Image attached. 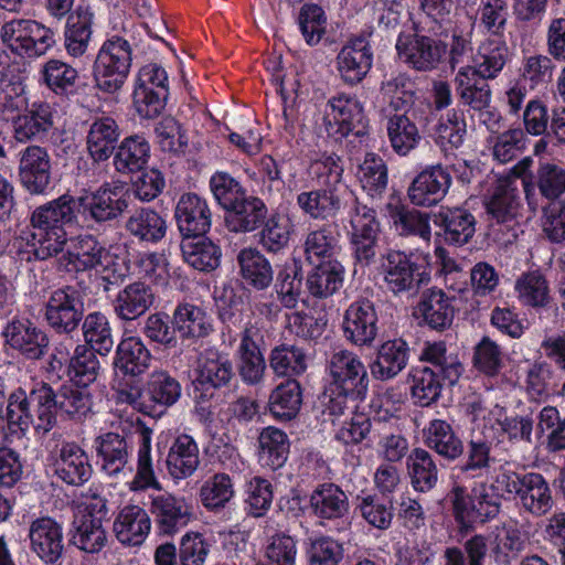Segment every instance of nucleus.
<instances>
[{"mask_svg":"<svg viewBox=\"0 0 565 565\" xmlns=\"http://www.w3.org/2000/svg\"><path fill=\"white\" fill-rule=\"evenodd\" d=\"M509 47L505 42L498 40H488L483 42L473 57L472 65L461 66L469 70L473 75L486 81L495 79L503 71L509 60Z\"/></svg>","mask_w":565,"mask_h":565,"instance_id":"nucleus-29","label":"nucleus"},{"mask_svg":"<svg viewBox=\"0 0 565 565\" xmlns=\"http://www.w3.org/2000/svg\"><path fill=\"white\" fill-rule=\"evenodd\" d=\"M358 179L370 195L382 194L387 186V168L383 159L367 153L359 167Z\"/></svg>","mask_w":565,"mask_h":565,"instance_id":"nucleus-64","label":"nucleus"},{"mask_svg":"<svg viewBox=\"0 0 565 565\" xmlns=\"http://www.w3.org/2000/svg\"><path fill=\"white\" fill-rule=\"evenodd\" d=\"M120 129L115 119L100 117L95 119L87 134V150L95 162L108 160L116 151Z\"/></svg>","mask_w":565,"mask_h":565,"instance_id":"nucleus-31","label":"nucleus"},{"mask_svg":"<svg viewBox=\"0 0 565 565\" xmlns=\"http://www.w3.org/2000/svg\"><path fill=\"white\" fill-rule=\"evenodd\" d=\"M519 500L522 509L534 516L547 514L554 505L548 483L542 475L534 472H530Z\"/></svg>","mask_w":565,"mask_h":565,"instance_id":"nucleus-49","label":"nucleus"},{"mask_svg":"<svg viewBox=\"0 0 565 565\" xmlns=\"http://www.w3.org/2000/svg\"><path fill=\"white\" fill-rule=\"evenodd\" d=\"M130 194L120 183H104L89 195L79 198L84 215L97 224L118 220L128 209Z\"/></svg>","mask_w":565,"mask_h":565,"instance_id":"nucleus-9","label":"nucleus"},{"mask_svg":"<svg viewBox=\"0 0 565 565\" xmlns=\"http://www.w3.org/2000/svg\"><path fill=\"white\" fill-rule=\"evenodd\" d=\"M425 443L428 448L451 461L461 457L465 451L461 439L456 435L451 425L443 419H434L429 423Z\"/></svg>","mask_w":565,"mask_h":565,"instance_id":"nucleus-46","label":"nucleus"},{"mask_svg":"<svg viewBox=\"0 0 565 565\" xmlns=\"http://www.w3.org/2000/svg\"><path fill=\"white\" fill-rule=\"evenodd\" d=\"M174 216L182 238L205 235L211 228L212 213L209 204L195 193L181 195Z\"/></svg>","mask_w":565,"mask_h":565,"instance_id":"nucleus-17","label":"nucleus"},{"mask_svg":"<svg viewBox=\"0 0 565 565\" xmlns=\"http://www.w3.org/2000/svg\"><path fill=\"white\" fill-rule=\"evenodd\" d=\"M44 317L56 333H72L84 318L83 294L74 286L53 290L45 303Z\"/></svg>","mask_w":565,"mask_h":565,"instance_id":"nucleus-5","label":"nucleus"},{"mask_svg":"<svg viewBox=\"0 0 565 565\" xmlns=\"http://www.w3.org/2000/svg\"><path fill=\"white\" fill-rule=\"evenodd\" d=\"M533 158L521 159L511 169V175L521 179L529 203L536 190L546 200L554 201L565 193V168L552 160H539L533 170Z\"/></svg>","mask_w":565,"mask_h":565,"instance_id":"nucleus-2","label":"nucleus"},{"mask_svg":"<svg viewBox=\"0 0 565 565\" xmlns=\"http://www.w3.org/2000/svg\"><path fill=\"white\" fill-rule=\"evenodd\" d=\"M269 366L278 376H292L307 369L306 354L295 345L281 344L271 350Z\"/></svg>","mask_w":565,"mask_h":565,"instance_id":"nucleus-62","label":"nucleus"},{"mask_svg":"<svg viewBox=\"0 0 565 565\" xmlns=\"http://www.w3.org/2000/svg\"><path fill=\"white\" fill-rule=\"evenodd\" d=\"M167 468L174 479L192 476L199 467V447L189 435H180L169 449Z\"/></svg>","mask_w":565,"mask_h":565,"instance_id":"nucleus-36","label":"nucleus"},{"mask_svg":"<svg viewBox=\"0 0 565 565\" xmlns=\"http://www.w3.org/2000/svg\"><path fill=\"white\" fill-rule=\"evenodd\" d=\"M12 137L19 143L42 140L54 126V109L46 102H36L10 119Z\"/></svg>","mask_w":565,"mask_h":565,"instance_id":"nucleus-15","label":"nucleus"},{"mask_svg":"<svg viewBox=\"0 0 565 565\" xmlns=\"http://www.w3.org/2000/svg\"><path fill=\"white\" fill-rule=\"evenodd\" d=\"M350 243L355 259L364 265L371 264L376 256L380 222L374 209L355 200L350 212Z\"/></svg>","mask_w":565,"mask_h":565,"instance_id":"nucleus-7","label":"nucleus"},{"mask_svg":"<svg viewBox=\"0 0 565 565\" xmlns=\"http://www.w3.org/2000/svg\"><path fill=\"white\" fill-rule=\"evenodd\" d=\"M279 303L287 309H296L302 295V276L297 266H284L275 281Z\"/></svg>","mask_w":565,"mask_h":565,"instance_id":"nucleus-61","label":"nucleus"},{"mask_svg":"<svg viewBox=\"0 0 565 565\" xmlns=\"http://www.w3.org/2000/svg\"><path fill=\"white\" fill-rule=\"evenodd\" d=\"M373 53L366 36L351 39L337 55V71L343 82L355 85L370 72Z\"/></svg>","mask_w":565,"mask_h":565,"instance_id":"nucleus-16","label":"nucleus"},{"mask_svg":"<svg viewBox=\"0 0 565 565\" xmlns=\"http://www.w3.org/2000/svg\"><path fill=\"white\" fill-rule=\"evenodd\" d=\"M262 226L258 243L265 250L277 254L288 246L294 232L292 221L288 216L273 214Z\"/></svg>","mask_w":565,"mask_h":565,"instance_id":"nucleus-55","label":"nucleus"},{"mask_svg":"<svg viewBox=\"0 0 565 565\" xmlns=\"http://www.w3.org/2000/svg\"><path fill=\"white\" fill-rule=\"evenodd\" d=\"M328 107L323 122L329 136L345 137L363 122V107L355 97L340 94L329 100Z\"/></svg>","mask_w":565,"mask_h":565,"instance_id":"nucleus-18","label":"nucleus"},{"mask_svg":"<svg viewBox=\"0 0 565 565\" xmlns=\"http://www.w3.org/2000/svg\"><path fill=\"white\" fill-rule=\"evenodd\" d=\"M396 50L399 57L417 71H431L438 66L447 52V44L426 35L398 38Z\"/></svg>","mask_w":565,"mask_h":565,"instance_id":"nucleus-13","label":"nucleus"},{"mask_svg":"<svg viewBox=\"0 0 565 565\" xmlns=\"http://www.w3.org/2000/svg\"><path fill=\"white\" fill-rule=\"evenodd\" d=\"M31 550L45 563H55L63 553L61 525L49 516L34 520L29 527Z\"/></svg>","mask_w":565,"mask_h":565,"instance_id":"nucleus-21","label":"nucleus"},{"mask_svg":"<svg viewBox=\"0 0 565 565\" xmlns=\"http://www.w3.org/2000/svg\"><path fill=\"white\" fill-rule=\"evenodd\" d=\"M407 361L408 347L405 341H386L379 348L376 359L370 365L371 374L381 381L393 379L405 369Z\"/></svg>","mask_w":565,"mask_h":565,"instance_id":"nucleus-35","label":"nucleus"},{"mask_svg":"<svg viewBox=\"0 0 565 565\" xmlns=\"http://www.w3.org/2000/svg\"><path fill=\"white\" fill-rule=\"evenodd\" d=\"M150 527L148 513L138 505L122 508L114 522L116 537L129 546L140 545L148 536Z\"/></svg>","mask_w":565,"mask_h":565,"instance_id":"nucleus-30","label":"nucleus"},{"mask_svg":"<svg viewBox=\"0 0 565 565\" xmlns=\"http://www.w3.org/2000/svg\"><path fill=\"white\" fill-rule=\"evenodd\" d=\"M386 129L391 146L399 156L409 153L420 140L418 128L408 111L390 116Z\"/></svg>","mask_w":565,"mask_h":565,"instance_id":"nucleus-53","label":"nucleus"},{"mask_svg":"<svg viewBox=\"0 0 565 565\" xmlns=\"http://www.w3.org/2000/svg\"><path fill=\"white\" fill-rule=\"evenodd\" d=\"M244 282L256 290L267 289L274 279L270 262L257 248H244L237 255Z\"/></svg>","mask_w":565,"mask_h":565,"instance_id":"nucleus-34","label":"nucleus"},{"mask_svg":"<svg viewBox=\"0 0 565 565\" xmlns=\"http://www.w3.org/2000/svg\"><path fill=\"white\" fill-rule=\"evenodd\" d=\"M328 369L332 379L329 386L333 387V392L353 397H365L369 375L364 364L354 353L347 350L332 353Z\"/></svg>","mask_w":565,"mask_h":565,"instance_id":"nucleus-8","label":"nucleus"},{"mask_svg":"<svg viewBox=\"0 0 565 565\" xmlns=\"http://www.w3.org/2000/svg\"><path fill=\"white\" fill-rule=\"evenodd\" d=\"M416 311L423 322L433 330L448 329L455 317L452 299L441 289H427L422 294Z\"/></svg>","mask_w":565,"mask_h":565,"instance_id":"nucleus-24","label":"nucleus"},{"mask_svg":"<svg viewBox=\"0 0 565 565\" xmlns=\"http://www.w3.org/2000/svg\"><path fill=\"white\" fill-rule=\"evenodd\" d=\"M181 396L180 383L164 371H154L150 374L145 388V401L150 409H156L154 416L162 413V408L177 403Z\"/></svg>","mask_w":565,"mask_h":565,"instance_id":"nucleus-40","label":"nucleus"},{"mask_svg":"<svg viewBox=\"0 0 565 565\" xmlns=\"http://www.w3.org/2000/svg\"><path fill=\"white\" fill-rule=\"evenodd\" d=\"M0 40L13 55L36 58L55 44L54 32L33 19H11L0 28Z\"/></svg>","mask_w":565,"mask_h":565,"instance_id":"nucleus-1","label":"nucleus"},{"mask_svg":"<svg viewBox=\"0 0 565 565\" xmlns=\"http://www.w3.org/2000/svg\"><path fill=\"white\" fill-rule=\"evenodd\" d=\"M28 106L24 81L0 72V120L10 121Z\"/></svg>","mask_w":565,"mask_h":565,"instance_id":"nucleus-54","label":"nucleus"},{"mask_svg":"<svg viewBox=\"0 0 565 565\" xmlns=\"http://www.w3.org/2000/svg\"><path fill=\"white\" fill-rule=\"evenodd\" d=\"M125 230L140 242L158 243L167 233V223L157 211L140 207L126 220Z\"/></svg>","mask_w":565,"mask_h":565,"instance_id":"nucleus-42","label":"nucleus"},{"mask_svg":"<svg viewBox=\"0 0 565 565\" xmlns=\"http://www.w3.org/2000/svg\"><path fill=\"white\" fill-rule=\"evenodd\" d=\"M518 299L523 306L531 308H546L552 302L550 285L540 270L522 274L514 287Z\"/></svg>","mask_w":565,"mask_h":565,"instance_id":"nucleus-48","label":"nucleus"},{"mask_svg":"<svg viewBox=\"0 0 565 565\" xmlns=\"http://www.w3.org/2000/svg\"><path fill=\"white\" fill-rule=\"evenodd\" d=\"M151 362L150 351L138 337L122 339L117 345L115 367L125 375L138 376L145 373Z\"/></svg>","mask_w":565,"mask_h":565,"instance_id":"nucleus-41","label":"nucleus"},{"mask_svg":"<svg viewBox=\"0 0 565 565\" xmlns=\"http://www.w3.org/2000/svg\"><path fill=\"white\" fill-rule=\"evenodd\" d=\"M451 180L448 169L440 163L428 166L409 184L408 200L416 206H434L447 195Z\"/></svg>","mask_w":565,"mask_h":565,"instance_id":"nucleus-11","label":"nucleus"},{"mask_svg":"<svg viewBox=\"0 0 565 565\" xmlns=\"http://www.w3.org/2000/svg\"><path fill=\"white\" fill-rule=\"evenodd\" d=\"M150 511L160 534L172 535L185 527L191 513L183 499L169 493L154 495Z\"/></svg>","mask_w":565,"mask_h":565,"instance_id":"nucleus-22","label":"nucleus"},{"mask_svg":"<svg viewBox=\"0 0 565 565\" xmlns=\"http://www.w3.org/2000/svg\"><path fill=\"white\" fill-rule=\"evenodd\" d=\"M89 509V507H87ZM75 532L72 537L73 544L86 553H98L107 542V534L103 527L102 516H96L93 511L87 510L74 522Z\"/></svg>","mask_w":565,"mask_h":565,"instance_id":"nucleus-44","label":"nucleus"},{"mask_svg":"<svg viewBox=\"0 0 565 565\" xmlns=\"http://www.w3.org/2000/svg\"><path fill=\"white\" fill-rule=\"evenodd\" d=\"M380 268L386 290L394 296L416 295L429 281V275L412 255L402 250L390 249L383 255Z\"/></svg>","mask_w":565,"mask_h":565,"instance_id":"nucleus-4","label":"nucleus"},{"mask_svg":"<svg viewBox=\"0 0 565 565\" xmlns=\"http://www.w3.org/2000/svg\"><path fill=\"white\" fill-rule=\"evenodd\" d=\"M392 218L399 235L419 236L429 242L431 236L429 214L406 206H398L392 213Z\"/></svg>","mask_w":565,"mask_h":565,"instance_id":"nucleus-63","label":"nucleus"},{"mask_svg":"<svg viewBox=\"0 0 565 565\" xmlns=\"http://www.w3.org/2000/svg\"><path fill=\"white\" fill-rule=\"evenodd\" d=\"M193 385L202 398L212 397L216 390L230 386L235 376L232 360L225 354L207 351L198 360Z\"/></svg>","mask_w":565,"mask_h":565,"instance_id":"nucleus-12","label":"nucleus"},{"mask_svg":"<svg viewBox=\"0 0 565 565\" xmlns=\"http://www.w3.org/2000/svg\"><path fill=\"white\" fill-rule=\"evenodd\" d=\"M19 180L31 194H43L51 182V158L47 150L30 145L19 153Z\"/></svg>","mask_w":565,"mask_h":565,"instance_id":"nucleus-14","label":"nucleus"},{"mask_svg":"<svg viewBox=\"0 0 565 565\" xmlns=\"http://www.w3.org/2000/svg\"><path fill=\"white\" fill-rule=\"evenodd\" d=\"M181 250L184 260L200 271H212L220 266L221 249L205 235L182 238Z\"/></svg>","mask_w":565,"mask_h":565,"instance_id":"nucleus-38","label":"nucleus"},{"mask_svg":"<svg viewBox=\"0 0 565 565\" xmlns=\"http://www.w3.org/2000/svg\"><path fill=\"white\" fill-rule=\"evenodd\" d=\"M129 441L126 436L106 433L96 438L97 455L102 458V468L108 475L124 470L129 460Z\"/></svg>","mask_w":565,"mask_h":565,"instance_id":"nucleus-45","label":"nucleus"},{"mask_svg":"<svg viewBox=\"0 0 565 565\" xmlns=\"http://www.w3.org/2000/svg\"><path fill=\"white\" fill-rule=\"evenodd\" d=\"M267 214L264 201L246 193L227 211L225 223L233 233H249L265 223Z\"/></svg>","mask_w":565,"mask_h":565,"instance_id":"nucleus-26","label":"nucleus"},{"mask_svg":"<svg viewBox=\"0 0 565 565\" xmlns=\"http://www.w3.org/2000/svg\"><path fill=\"white\" fill-rule=\"evenodd\" d=\"M131 65V49L127 40L113 36L100 47L94 63L96 87L114 94L124 85Z\"/></svg>","mask_w":565,"mask_h":565,"instance_id":"nucleus-3","label":"nucleus"},{"mask_svg":"<svg viewBox=\"0 0 565 565\" xmlns=\"http://www.w3.org/2000/svg\"><path fill=\"white\" fill-rule=\"evenodd\" d=\"M300 210L316 220H329L340 211L341 200L333 190L318 189L297 195Z\"/></svg>","mask_w":565,"mask_h":565,"instance_id":"nucleus-52","label":"nucleus"},{"mask_svg":"<svg viewBox=\"0 0 565 565\" xmlns=\"http://www.w3.org/2000/svg\"><path fill=\"white\" fill-rule=\"evenodd\" d=\"M302 404V391L298 381L287 380L279 384L270 394L269 412L281 420L296 417Z\"/></svg>","mask_w":565,"mask_h":565,"instance_id":"nucleus-51","label":"nucleus"},{"mask_svg":"<svg viewBox=\"0 0 565 565\" xmlns=\"http://www.w3.org/2000/svg\"><path fill=\"white\" fill-rule=\"evenodd\" d=\"M440 226L444 228L445 241L455 244H467L476 232V218L467 210L455 209L440 214Z\"/></svg>","mask_w":565,"mask_h":565,"instance_id":"nucleus-58","label":"nucleus"},{"mask_svg":"<svg viewBox=\"0 0 565 565\" xmlns=\"http://www.w3.org/2000/svg\"><path fill=\"white\" fill-rule=\"evenodd\" d=\"M448 499L456 521L461 524L466 522L486 523L494 519L501 508L499 498L489 494L484 488L479 492L473 490L472 494L468 495L462 486L456 484L449 491Z\"/></svg>","mask_w":565,"mask_h":565,"instance_id":"nucleus-10","label":"nucleus"},{"mask_svg":"<svg viewBox=\"0 0 565 565\" xmlns=\"http://www.w3.org/2000/svg\"><path fill=\"white\" fill-rule=\"evenodd\" d=\"M88 349L106 356L114 348V339L108 319L100 312H92L84 318L82 324Z\"/></svg>","mask_w":565,"mask_h":565,"instance_id":"nucleus-59","label":"nucleus"},{"mask_svg":"<svg viewBox=\"0 0 565 565\" xmlns=\"http://www.w3.org/2000/svg\"><path fill=\"white\" fill-rule=\"evenodd\" d=\"M7 343L30 360L43 358L49 347V338L28 319H14L3 331Z\"/></svg>","mask_w":565,"mask_h":565,"instance_id":"nucleus-19","label":"nucleus"},{"mask_svg":"<svg viewBox=\"0 0 565 565\" xmlns=\"http://www.w3.org/2000/svg\"><path fill=\"white\" fill-rule=\"evenodd\" d=\"M259 460L264 466L276 470L284 466L287 460L289 444L287 435L277 428H265L258 438Z\"/></svg>","mask_w":565,"mask_h":565,"instance_id":"nucleus-56","label":"nucleus"},{"mask_svg":"<svg viewBox=\"0 0 565 565\" xmlns=\"http://www.w3.org/2000/svg\"><path fill=\"white\" fill-rule=\"evenodd\" d=\"M68 265L76 271L98 270L108 284H117L122 274H117L113 255L92 235L78 236L67 249Z\"/></svg>","mask_w":565,"mask_h":565,"instance_id":"nucleus-6","label":"nucleus"},{"mask_svg":"<svg viewBox=\"0 0 565 565\" xmlns=\"http://www.w3.org/2000/svg\"><path fill=\"white\" fill-rule=\"evenodd\" d=\"M310 508L318 519H341L349 512V498L339 486L322 483L312 491Z\"/></svg>","mask_w":565,"mask_h":565,"instance_id":"nucleus-33","label":"nucleus"},{"mask_svg":"<svg viewBox=\"0 0 565 565\" xmlns=\"http://www.w3.org/2000/svg\"><path fill=\"white\" fill-rule=\"evenodd\" d=\"M521 196L511 179L500 181L486 203L488 214L498 223L515 218L521 209Z\"/></svg>","mask_w":565,"mask_h":565,"instance_id":"nucleus-39","label":"nucleus"},{"mask_svg":"<svg viewBox=\"0 0 565 565\" xmlns=\"http://www.w3.org/2000/svg\"><path fill=\"white\" fill-rule=\"evenodd\" d=\"M344 335L355 345H370L377 335V315L369 299L353 302L345 311Z\"/></svg>","mask_w":565,"mask_h":565,"instance_id":"nucleus-20","label":"nucleus"},{"mask_svg":"<svg viewBox=\"0 0 565 565\" xmlns=\"http://www.w3.org/2000/svg\"><path fill=\"white\" fill-rule=\"evenodd\" d=\"M54 403L53 388L46 383L29 392L28 431L32 428L38 436H45L55 427Z\"/></svg>","mask_w":565,"mask_h":565,"instance_id":"nucleus-25","label":"nucleus"},{"mask_svg":"<svg viewBox=\"0 0 565 565\" xmlns=\"http://www.w3.org/2000/svg\"><path fill=\"white\" fill-rule=\"evenodd\" d=\"M422 359L434 365L433 370L441 374L443 379L450 385L458 382L463 366L456 355L447 354L444 342L427 343L422 353Z\"/></svg>","mask_w":565,"mask_h":565,"instance_id":"nucleus-60","label":"nucleus"},{"mask_svg":"<svg viewBox=\"0 0 565 565\" xmlns=\"http://www.w3.org/2000/svg\"><path fill=\"white\" fill-rule=\"evenodd\" d=\"M337 248L338 241L328 226L310 231L302 244L305 259L311 265L337 262L333 259Z\"/></svg>","mask_w":565,"mask_h":565,"instance_id":"nucleus-57","label":"nucleus"},{"mask_svg":"<svg viewBox=\"0 0 565 565\" xmlns=\"http://www.w3.org/2000/svg\"><path fill=\"white\" fill-rule=\"evenodd\" d=\"M343 274L344 267L340 262L316 264L307 275V290L315 298L326 299L342 287Z\"/></svg>","mask_w":565,"mask_h":565,"instance_id":"nucleus-37","label":"nucleus"},{"mask_svg":"<svg viewBox=\"0 0 565 565\" xmlns=\"http://www.w3.org/2000/svg\"><path fill=\"white\" fill-rule=\"evenodd\" d=\"M55 475L67 484L81 486L92 475L86 452L74 443L62 445L54 462Z\"/></svg>","mask_w":565,"mask_h":565,"instance_id":"nucleus-27","label":"nucleus"},{"mask_svg":"<svg viewBox=\"0 0 565 565\" xmlns=\"http://www.w3.org/2000/svg\"><path fill=\"white\" fill-rule=\"evenodd\" d=\"M53 408L75 422H84L92 415L93 396L88 387L78 384L62 385L57 392L53 390Z\"/></svg>","mask_w":565,"mask_h":565,"instance_id":"nucleus-32","label":"nucleus"},{"mask_svg":"<svg viewBox=\"0 0 565 565\" xmlns=\"http://www.w3.org/2000/svg\"><path fill=\"white\" fill-rule=\"evenodd\" d=\"M154 294L150 286L135 281L122 288L113 300L116 317L125 322L143 316L153 305Z\"/></svg>","mask_w":565,"mask_h":565,"instance_id":"nucleus-23","label":"nucleus"},{"mask_svg":"<svg viewBox=\"0 0 565 565\" xmlns=\"http://www.w3.org/2000/svg\"><path fill=\"white\" fill-rule=\"evenodd\" d=\"M93 13L88 8L78 7L67 18L65 47L72 56H82L88 47L92 36Z\"/></svg>","mask_w":565,"mask_h":565,"instance_id":"nucleus-50","label":"nucleus"},{"mask_svg":"<svg viewBox=\"0 0 565 565\" xmlns=\"http://www.w3.org/2000/svg\"><path fill=\"white\" fill-rule=\"evenodd\" d=\"M406 466L411 483L416 491L425 493L436 487L439 470L429 451L414 448L407 457Z\"/></svg>","mask_w":565,"mask_h":565,"instance_id":"nucleus-47","label":"nucleus"},{"mask_svg":"<svg viewBox=\"0 0 565 565\" xmlns=\"http://www.w3.org/2000/svg\"><path fill=\"white\" fill-rule=\"evenodd\" d=\"M150 146L138 135L125 138L114 153L115 170L121 174L140 172L148 162Z\"/></svg>","mask_w":565,"mask_h":565,"instance_id":"nucleus-43","label":"nucleus"},{"mask_svg":"<svg viewBox=\"0 0 565 565\" xmlns=\"http://www.w3.org/2000/svg\"><path fill=\"white\" fill-rule=\"evenodd\" d=\"M454 85L462 106L479 113L490 107L492 90L488 81L460 67L455 75Z\"/></svg>","mask_w":565,"mask_h":565,"instance_id":"nucleus-28","label":"nucleus"}]
</instances>
